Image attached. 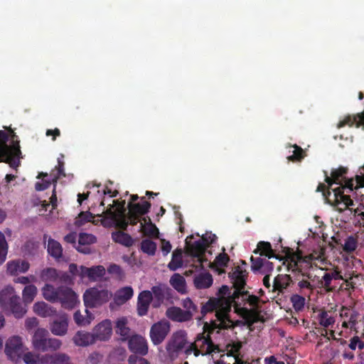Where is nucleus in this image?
Masks as SVG:
<instances>
[{
	"label": "nucleus",
	"mask_w": 364,
	"mask_h": 364,
	"mask_svg": "<svg viewBox=\"0 0 364 364\" xmlns=\"http://www.w3.org/2000/svg\"><path fill=\"white\" fill-rule=\"evenodd\" d=\"M348 168L340 166L333 169L331 177L325 171V181L327 186L320 183L316 188L317 192H321L326 202L331 205L343 207L340 209H346L353 205V201L350 196L345 194L353 192L355 197H358L360 189L364 188V166L360 169V173L355 175V178H347Z\"/></svg>",
	"instance_id": "obj_1"
},
{
	"label": "nucleus",
	"mask_w": 364,
	"mask_h": 364,
	"mask_svg": "<svg viewBox=\"0 0 364 364\" xmlns=\"http://www.w3.org/2000/svg\"><path fill=\"white\" fill-rule=\"evenodd\" d=\"M231 310V302L223 298L212 297L202 306L201 314L205 316L209 312L215 311L216 320L212 321L210 324L205 323L203 328H211L210 332L215 329H228L233 326L229 313Z\"/></svg>",
	"instance_id": "obj_2"
},
{
	"label": "nucleus",
	"mask_w": 364,
	"mask_h": 364,
	"mask_svg": "<svg viewBox=\"0 0 364 364\" xmlns=\"http://www.w3.org/2000/svg\"><path fill=\"white\" fill-rule=\"evenodd\" d=\"M9 134L0 130V161L6 163L15 170L21 166L23 159L20 141L14 131L9 128Z\"/></svg>",
	"instance_id": "obj_3"
},
{
	"label": "nucleus",
	"mask_w": 364,
	"mask_h": 364,
	"mask_svg": "<svg viewBox=\"0 0 364 364\" xmlns=\"http://www.w3.org/2000/svg\"><path fill=\"white\" fill-rule=\"evenodd\" d=\"M32 343L35 350L41 352L56 351L62 342L58 338L49 337V332L45 328H38L32 338Z\"/></svg>",
	"instance_id": "obj_4"
},
{
	"label": "nucleus",
	"mask_w": 364,
	"mask_h": 364,
	"mask_svg": "<svg viewBox=\"0 0 364 364\" xmlns=\"http://www.w3.org/2000/svg\"><path fill=\"white\" fill-rule=\"evenodd\" d=\"M110 296L107 290L90 288L84 293L83 300L86 307L94 308L107 302Z\"/></svg>",
	"instance_id": "obj_5"
},
{
	"label": "nucleus",
	"mask_w": 364,
	"mask_h": 364,
	"mask_svg": "<svg viewBox=\"0 0 364 364\" xmlns=\"http://www.w3.org/2000/svg\"><path fill=\"white\" fill-rule=\"evenodd\" d=\"M289 258L290 259L288 266L289 269L291 268L293 272L297 271L303 276L310 278V274H306L304 272L309 269L314 264L307 255L303 256L302 252L298 250L289 256Z\"/></svg>",
	"instance_id": "obj_6"
},
{
	"label": "nucleus",
	"mask_w": 364,
	"mask_h": 364,
	"mask_svg": "<svg viewBox=\"0 0 364 364\" xmlns=\"http://www.w3.org/2000/svg\"><path fill=\"white\" fill-rule=\"evenodd\" d=\"M207 245L203 239L195 241L188 249L190 255L191 257V262H193V265L196 268L205 267V264L208 262L205 258V250Z\"/></svg>",
	"instance_id": "obj_7"
},
{
	"label": "nucleus",
	"mask_w": 364,
	"mask_h": 364,
	"mask_svg": "<svg viewBox=\"0 0 364 364\" xmlns=\"http://www.w3.org/2000/svg\"><path fill=\"white\" fill-rule=\"evenodd\" d=\"M247 275L246 270H242L239 266L236 267L232 273H230L235 288L232 299H238L240 295H247L248 291H244Z\"/></svg>",
	"instance_id": "obj_8"
},
{
	"label": "nucleus",
	"mask_w": 364,
	"mask_h": 364,
	"mask_svg": "<svg viewBox=\"0 0 364 364\" xmlns=\"http://www.w3.org/2000/svg\"><path fill=\"white\" fill-rule=\"evenodd\" d=\"M153 295L152 306L155 309L159 308L166 301L173 297V290L165 284H159L151 287L150 291Z\"/></svg>",
	"instance_id": "obj_9"
},
{
	"label": "nucleus",
	"mask_w": 364,
	"mask_h": 364,
	"mask_svg": "<svg viewBox=\"0 0 364 364\" xmlns=\"http://www.w3.org/2000/svg\"><path fill=\"white\" fill-rule=\"evenodd\" d=\"M5 353L13 362L17 363L23 353V346L19 336L9 338L5 346Z\"/></svg>",
	"instance_id": "obj_10"
},
{
	"label": "nucleus",
	"mask_w": 364,
	"mask_h": 364,
	"mask_svg": "<svg viewBox=\"0 0 364 364\" xmlns=\"http://www.w3.org/2000/svg\"><path fill=\"white\" fill-rule=\"evenodd\" d=\"M210 329L211 328H207L206 330L204 328V332L198 333L195 341L198 344V348L200 350V354L203 355L210 354L218 349V346L214 345L210 338V333L213 332H210Z\"/></svg>",
	"instance_id": "obj_11"
},
{
	"label": "nucleus",
	"mask_w": 364,
	"mask_h": 364,
	"mask_svg": "<svg viewBox=\"0 0 364 364\" xmlns=\"http://www.w3.org/2000/svg\"><path fill=\"white\" fill-rule=\"evenodd\" d=\"M151 203L148 201H144L142 203H129V219L130 225H135L140 221V216L144 215L149 212Z\"/></svg>",
	"instance_id": "obj_12"
},
{
	"label": "nucleus",
	"mask_w": 364,
	"mask_h": 364,
	"mask_svg": "<svg viewBox=\"0 0 364 364\" xmlns=\"http://www.w3.org/2000/svg\"><path fill=\"white\" fill-rule=\"evenodd\" d=\"M77 301V296L71 288L64 286L60 287L58 302L60 303L63 308L72 309L75 306Z\"/></svg>",
	"instance_id": "obj_13"
},
{
	"label": "nucleus",
	"mask_w": 364,
	"mask_h": 364,
	"mask_svg": "<svg viewBox=\"0 0 364 364\" xmlns=\"http://www.w3.org/2000/svg\"><path fill=\"white\" fill-rule=\"evenodd\" d=\"M170 330L169 323L166 321H159L151 327L150 338L154 345L161 343Z\"/></svg>",
	"instance_id": "obj_14"
},
{
	"label": "nucleus",
	"mask_w": 364,
	"mask_h": 364,
	"mask_svg": "<svg viewBox=\"0 0 364 364\" xmlns=\"http://www.w3.org/2000/svg\"><path fill=\"white\" fill-rule=\"evenodd\" d=\"M102 215L107 218H110L116 222L117 226L122 230H126L128 225H130L129 219V213L124 215H117V213L113 210V205H110V208H107L106 210L103 209L101 214H97V216L102 217Z\"/></svg>",
	"instance_id": "obj_15"
},
{
	"label": "nucleus",
	"mask_w": 364,
	"mask_h": 364,
	"mask_svg": "<svg viewBox=\"0 0 364 364\" xmlns=\"http://www.w3.org/2000/svg\"><path fill=\"white\" fill-rule=\"evenodd\" d=\"M128 347L130 351L135 354L145 355L148 353V343L144 337L135 334L132 335L128 341Z\"/></svg>",
	"instance_id": "obj_16"
},
{
	"label": "nucleus",
	"mask_w": 364,
	"mask_h": 364,
	"mask_svg": "<svg viewBox=\"0 0 364 364\" xmlns=\"http://www.w3.org/2000/svg\"><path fill=\"white\" fill-rule=\"evenodd\" d=\"M151 301H153V295L150 291L144 290L139 294L136 311L139 316H144L147 314Z\"/></svg>",
	"instance_id": "obj_17"
},
{
	"label": "nucleus",
	"mask_w": 364,
	"mask_h": 364,
	"mask_svg": "<svg viewBox=\"0 0 364 364\" xmlns=\"http://www.w3.org/2000/svg\"><path fill=\"white\" fill-rule=\"evenodd\" d=\"M68 327V318L65 314H60L50 323V331L55 336H62L66 334Z\"/></svg>",
	"instance_id": "obj_18"
},
{
	"label": "nucleus",
	"mask_w": 364,
	"mask_h": 364,
	"mask_svg": "<svg viewBox=\"0 0 364 364\" xmlns=\"http://www.w3.org/2000/svg\"><path fill=\"white\" fill-rule=\"evenodd\" d=\"M112 333V323L106 319L95 326L93 334L95 340L107 341L111 337Z\"/></svg>",
	"instance_id": "obj_19"
},
{
	"label": "nucleus",
	"mask_w": 364,
	"mask_h": 364,
	"mask_svg": "<svg viewBox=\"0 0 364 364\" xmlns=\"http://www.w3.org/2000/svg\"><path fill=\"white\" fill-rule=\"evenodd\" d=\"M105 274V269L102 265L86 267L81 266L80 275L81 277H88L91 281H96Z\"/></svg>",
	"instance_id": "obj_20"
},
{
	"label": "nucleus",
	"mask_w": 364,
	"mask_h": 364,
	"mask_svg": "<svg viewBox=\"0 0 364 364\" xmlns=\"http://www.w3.org/2000/svg\"><path fill=\"white\" fill-rule=\"evenodd\" d=\"M43 364H70V357L64 353L46 354L41 356Z\"/></svg>",
	"instance_id": "obj_21"
},
{
	"label": "nucleus",
	"mask_w": 364,
	"mask_h": 364,
	"mask_svg": "<svg viewBox=\"0 0 364 364\" xmlns=\"http://www.w3.org/2000/svg\"><path fill=\"white\" fill-rule=\"evenodd\" d=\"M166 316L173 321L185 322L192 319L191 314L189 311H185L179 307L172 306L167 309Z\"/></svg>",
	"instance_id": "obj_22"
},
{
	"label": "nucleus",
	"mask_w": 364,
	"mask_h": 364,
	"mask_svg": "<svg viewBox=\"0 0 364 364\" xmlns=\"http://www.w3.org/2000/svg\"><path fill=\"white\" fill-rule=\"evenodd\" d=\"M364 124V111L358 113L356 114L350 115L348 114L344 117V118L341 120L338 124L337 127L338 129L343 127L346 125L348 127H353V125H355L357 128L360 127L361 125Z\"/></svg>",
	"instance_id": "obj_23"
},
{
	"label": "nucleus",
	"mask_w": 364,
	"mask_h": 364,
	"mask_svg": "<svg viewBox=\"0 0 364 364\" xmlns=\"http://www.w3.org/2000/svg\"><path fill=\"white\" fill-rule=\"evenodd\" d=\"M116 333L120 336L122 341H129L131 336V328L128 326V320L126 317L117 319L115 325Z\"/></svg>",
	"instance_id": "obj_24"
},
{
	"label": "nucleus",
	"mask_w": 364,
	"mask_h": 364,
	"mask_svg": "<svg viewBox=\"0 0 364 364\" xmlns=\"http://www.w3.org/2000/svg\"><path fill=\"white\" fill-rule=\"evenodd\" d=\"M187 341L183 332H177L173 336L172 341L167 346L168 352L178 353L185 348Z\"/></svg>",
	"instance_id": "obj_25"
},
{
	"label": "nucleus",
	"mask_w": 364,
	"mask_h": 364,
	"mask_svg": "<svg viewBox=\"0 0 364 364\" xmlns=\"http://www.w3.org/2000/svg\"><path fill=\"white\" fill-rule=\"evenodd\" d=\"M230 261V257L225 252L220 253L216 257L213 262L208 261L205 264V267L207 265L209 267L214 269L218 272L219 274H222L225 272V269H223L228 266Z\"/></svg>",
	"instance_id": "obj_26"
},
{
	"label": "nucleus",
	"mask_w": 364,
	"mask_h": 364,
	"mask_svg": "<svg viewBox=\"0 0 364 364\" xmlns=\"http://www.w3.org/2000/svg\"><path fill=\"white\" fill-rule=\"evenodd\" d=\"M213 279L209 272H200L196 274L193 279V284L197 289H205L210 287Z\"/></svg>",
	"instance_id": "obj_27"
},
{
	"label": "nucleus",
	"mask_w": 364,
	"mask_h": 364,
	"mask_svg": "<svg viewBox=\"0 0 364 364\" xmlns=\"http://www.w3.org/2000/svg\"><path fill=\"white\" fill-rule=\"evenodd\" d=\"M33 311L39 316L43 318L53 316L57 314L55 308L46 304L44 301H38L33 305Z\"/></svg>",
	"instance_id": "obj_28"
},
{
	"label": "nucleus",
	"mask_w": 364,
	"mask_h": 364,
	"mask_svg": "<svg viewBox=\"0 0 364 364\" xmlns=\"http://www.w3.org/2000/svg\"><path fill=\"white\" fill-rule=\"evenodd\" d=\"M73 340L75 344L79 346H87L96 341L93 333L84 331H77Z\"/></svg>",
	"instance_id": "obj_29"
},
{
	"label": "nucleus",
	"mask_w": 364,
	"mask_h": 364,
	"mask_svg": "<svg viewBox=\"0 0 364 364\" xmlns=\"http://www.w3.org/2000/svg\"><path fill=\"white\" fill-rule=\"evenodd\" d=\"M134 295L133 289L131 287H124L119 290L114 294V301L117 305H122L129 301Z\"/></svg>",
	"instance_id": "obj_30"
},
{
	"label": "nucleus",
	"mask_w": 364,
	"mask_h": 364,
	"mask_svg": "<svg viewBox=\"0 0 364 364\" xmlns=\"http://www.w3.org/2000/svg\"><path fill=\"white\" fill-rule=\"evenodd\" d=\"M315 266L326 264L327 258L326 257V248L318 246L311 253L307 255Z\"/></svg>",
	"instance_id": "obj_31"
},
{
	"label": "nucleus",
	"mask_w": 364,
	"mask_h": 364,
	"mask_svg": "<svg viewBox=\"0 0 364 364\" xmlns=\"http://www.w3.org/2000/svg\"><path fill=\"white\" fill-rule=\"evenodd\" d=\"M112 239L117 243L129 247L134 244V239L130 235L124 231H116L112 233Z\"/></svg>",
	"instance_id": "obj_32"
},
{
	"label": "nucleus",
	"mask_w": 364,
	"mask_h": 364,
	"mask_svg": "<svg viewBox=\"0 0 364 364\" xmlns=\"http://www.w3.org/2000/svg\"><path fill=\"white\" fill-rule=\"evenodd\" d=\"M5 309L10 310L16 318H22L26 312V310L21 305L19 296L14 297L13 301Z\"/></svg>",
	"instance_id": "obj_33"
},
{
	"label": "nucleus",
	"mask_w": 364,
	"mask_h": 364,
	"mask_svg": "<svg viewBox=\"0 0 364 364\" xmlns=\"http://www.w3.org/2000/svg\"><path fill=\"white\" fill-rule=\"evenodd\" d=\"M18 296L15 294L14 287L8 286L0 291V304L4 309L13 301L14 297Z\"/></svg>",
	"instance_id": "obj_34"
},
{
	"label": "nucleus",
	"mask_w": 364,
	"mask_h": 364,
	"mask_svg": "<svg viewBox=\"0 0 364 364\" xmlns=\"http://www.w3.org/2000/svg\"><path fill=\"white\" fill-rule=\"evenodd\" d=\"M170 284L172 287L181 294L186 293V283L184 277L180 274H173L170 280Z\"/></svg>",
	"instance_id": "obj_35"
},
{
	"label": "nucleus",
	"mask_w": 364,
	"mask_h": 364,
	"mask_svg": "<svg viewBox=\"0 0 364 364\" xmlns=\"http://www.w3.org/2000/svg\"><path fill=\"white\" fill-rule=\"evenodd\" d=\"M60 292V287H54L51 284H46L42 289V293L44 299L50 302H58V296Z\"/></svg>",
	"instance_id": "obj_36"
},
{
	"label": "nucleus",
	"mask_w": 364,
	"mask_h": 364,
	"mask_svg": "<svg viewBox=\"0 0 364 364\" xmlns=\"http://www.w3.org/2000/svg\"><path fill=\"white\" fill-rule=\"evenodd\" d=\"M255 254H258L261 256L267 257L269 259L275 257L278 259V256L275 255L272 248V245L269 242L260 241L257 244V247L254 250Z\"/></svg>",
	"instance_id": "obj_37"
},
{
	"label": "nucleus",
	"mask_w": 364,
	"mask_h": 364,
	"mask_svg": "<svg viewBox=\"0 0 364 364\" xmlns=\"http://www.w3.org/2000/svg\"><path fill=\"white\" fill-rule=\"evenodd\" d=\"M345 311H346L345 313L343 311L341 313V317H349L348 321H344L342 323V326L344 328H349L351 330H355L357 320L358 318V314L355 311H350L348 309H345Z\"/></svg>",
	"instance_id": "obj_38"
},
{
	"label": "nucleus",
	"mask_w": 364,
	"mask_h": 364,
	"mask_svg": "<svg viewBox=\"0 0 364 364\" xmlns=\"http://www.w3.org/2000/svg\"><path fill=\"white\" fill-rule=\"evenodd\" d=\"M48 252L51 257L59 259L63 255V248L60 242L50 238L48 241Z\"/></svg>",
	"instance_id": "obj_39"
},
{
	"label": "nucleus",
	"mask_w": 364,
	"mask_h": 364,
	"mask_svg": "<svg viewBox=\"0 0 364 364\" xmlns=\"http://www.w3.org/2000/svg\"><path fill=\"white\" fill-rule=\"evenodd\" d=\"M291 277L287 274H278L274 279L273 291L278 290L282 291L283 289L287 288L291 282Z\"/></svg>",
	"instance_id": "obj_40"
},
{
	"label": "nucleus",
	"mask_w": 364,
	"mask_h": 364,
	"mask_svg": "<svg viewBox=\"0 0 364 364\" xmlns=\"http://www.w3.org/2000/svg\"><path fill=\"white\" fill-rule=\"evenodd\" d=\"M140 230L144 235L155 238L159 237V231L155 224H154L150 218H148V223L144 225L143 223H140Z\"/></svg>",
	"instance_id": "obj_41"
},
{
	"label": "nucleus",
	"mask_w": 364,
	"mask_h": 364,
	"mask_svg": "<svg viewBox=\"0 0 364 364\" xmlns=\"http://www.w3.org/2000/svg\"><path fill=\"white\" fill-rule=\"evenodd\" d=\"M182 253L181 249H177L173 251L171 260L168 264L170 270L176 271L183 266Z\"/></svg>",
	"instance_id": "obj_42"
},
{
	"label": "nucleus",
	"mask_w": 364,
	"mask_h": 364,
	"mask_svg": "<svg viewBox=\"0 0 364 364\" xmlns=\"http://www.w3.org/2000/svg\"><path fill=\"white\" fill-rule=\"evenodd\" d=\"M38 292L37 287L33 284H29L24 287L22 291L23 302L31 304L36 297Z\"/></svg>",
	"instance_id": "obj_43"
},
{
	"label": "nucleus",
	"mask_w": 364,
	"mask_h": 364,
	"mask_svg": "<svg viewBox=\"0 0 364 364\" xmlns=\"http://www.w3.org/2000/svg\"><path fill=\"white\" fill-rule=\"evenodd\" d=\"M318 321L319 324L324 328L332 326L336 321L334 317L326 311H321L318 314Z\"/></svg>",
	"instance_id": "obj_44"
},
{
	"label": "nucleus",
	"mask_w": 364,
	"mask_h": 364,
	"mask_svg": "<svg viewBox=\"0 0 364 364\" xmlns=\"http://www.w3.org/2000/svg\"><path fill=\"white\" fill-rule=\"evenodd\" d=\"M141 250L144 253L153 256L156 251V243L149 239L143 240L141 242Z\"/></svg>",
	"instance_id": "obj_45"
},
{
	"label": "nucleus",
	"mask_w": 364,
	"mask_h": 364,
	"mask_svg": "<svg viewBox=\"0 0 364 364\" xmlns=\"http://www.w3.org/2000/svg\"><path fill=\"white\" fill-rule=\"evenodd\" d=\"M41 279L43 281H51L55 282L58 277L57 270L54 268L48 267L43 269L40 274Z\"/></svg>",
	"instance_id": "obj_46"
},
{
	"label": "nucleus",
	"mask_w": 364,
	"mask_h": 364,
	"mask_svg": "<svg viewBox=\"0 0 364 364\" xmlns=\"http://www.w3.org/2000/svg\"><path fill=\"white\" fill-rule=\"evenodd\" d=\"M94 218L95 215L89 211L81 212L75 218V225L77 227L82 226L86 223L92 222Z\"/></svg>",
	"instance_id": "obj_47"
},
{
	"label": "nucleus",
	"mask_w": 364,
	"mask_h": 364,
	"mask_svg": "<svg viewBox=\"0 0 364 364\" xmlns=\"http://www.w3.org/2000/svg\"><path fill=\"white\" fill-rule=\"evenodd\" d=\"M290 147H293L294 149L293 151V154L287 156L288 161H300L305 157V152L300 146L294 144L293 146H290Z\"/></svg>",
	"instance_id": "obj_48"
},
{
	"label": "nucleus",
	"mask_w": 364,
	"mask_h": 364,
	"mask_svg": "<svg viewBox=\"0 0 364 364\" xmlns=\"http://www.w3.org/2000/svg\"><path fill=\"white\" fill-rule=\"evenodd\" d=\"M291 301L296 311H301L304 309L306 299L299 294H294L291 297Z\"/></svg>",
	"instance_id": "obj_49"
},
{
	"label": "nucleus",
	"mask_w": 364,
	"mask_h": 364,
	"mask_svg": "<svg viewBox=\"0 0 364 364\" xmlns=\"http://www.w3.org/2000/svg\"><path fill=\"white\" fill-rule=\"evenodd\" d=\"M7 252V242L4 235L0 232V264H1L6 260Z\"/></svg>",
	"instance_id": "obj_50"
},
{
	"label": "nucleus",
	"mask_w": 364,
	"mask_h": 364,
	"mask_svg": "<svg viewBox=\"0 0 364 364\" xmlns=\"http://www.w3.org/2000/svg\"><path fill=\"white\" fill-rule=\"evenodd\" d=\"M358 247V241L357 240L353 237L349 236L345 240V242L343 244V250L346 252H352L356 250Z\"/></svg>",
	"instance_id": "obj_51"
},
{
	"label": "nucleus",
	"mask_w": 364,
	"mask_h": 364,
	"mask_svg": "<svg viewBox=\"0 0 364 364\" xmlns=\"http://www.w3.org/2000/svg\"><path fill=\"white\" fill-rule=\"evenodd\" d=\"M97 242V238L92 234L85 232L80 233L78 238V244L80 245H87L94 244Z\"/></svg>",
	"instance_id": "obj_52"
},
{
	"label": "nucleus",
	"mask_w": 364,
	"mask_h": 364,
	"mask_svg": "<svg viewBox=\"0 0 364 364\" xmlns=\"http://www.w3.org/2000/svg\"><path fill=\"white\" fill-rule=\"evenodd\" d=\"M181 304L182 306L185 309L184 311H189L191 314V318H193V314L198 311L197 306L193 302V301L189 297L183 299Z\"/></svg>",
	"instance_id": "obj_53"
},
{
	"label": "nucleus",
	"mask_w": 364,
	"mask_h": 364,
	"mask_svg": "<svg viewBox=\"0 0 364 364\" xmlns=\"http://www.w3.org/2000/svg\"><path fill=\"white\" fill-rule=\"evenodd\" d=\"M23 361L26 364H43L41 361V357L39 355L33 354L31 352H28L25 353L23 356Z\"/></svg>",
	"instance_id": "obj_54"
},
{
	"label": "nucleus",
	"mask_w": 364,
	"mask_h": 364,
	"mask_svg": "<svg viewBox=\"0 0 364 364\" xmlns=\"http://www.w3.org/2000/svg\"><path fill=\"white\" fill-rule=\"evenodd\" d=\"M251 269L253 272H257L262 269L264 265V259L260 257H251Z\"/></svg>",
	"instance_id": "obj_55"
},
{
	"label": "nucleus",
	"mask_w": 364,
	"mask_h": 364,
	"mask_svg": "<svg viewBox=\"0 0 364 364\" xmlns=\"http://www.w3.org/2000/svg\"><path fill=\"white\" fill-rule=\"evenodd\" d=\"M20 262L19 261H11L7 263V272L14 275L18 272H20Z\"/></svg>",
	"instance_id": "obj_56"
},
{
	"label": "nucleus",
	"mask_w": 364,
	"mask_h": 364,
	"mask_svg": "<svg viewBox=\"0 0 364 364\" xmlns=\"http://www.w3.org/2000/svg\"><path fill=\"white\" fill-rule=\"evenodd\" d=\"M75 322L78 326H85L86 324H89L90 321L88 319H85L84 316L81 314L80 311H76L73 316Z\"/></svg>",
	"instance_id": "obj_57"
},
{
	"label": "nucleus",
	"mask_w": 364,
	"mask_h": 364,
	"mask_svg": "<svg viewBox=\"0 0 364 364\" xmlns=\"http://www.w3.org/2000/svg\"><path fill=\"white\" fill-rule=\"evenodd\" d=\"M129 364H150V363L142 357H138L136 355H132L129 358Z\"/></svg>",
	"instance_id": "obj_58"
},
{
	"label": "nucleus",
	"mask_w": 364,
	"mask_h": 364,
	"mask_svg": "<svg viewBox=\"0 0 364 364\" xmlns=\"http://www.w3.org/2000/svg\"><path fill=\"white\" fill-rule=\"evenodd\" d=\"M203 240L205 242L207 247L214 243L217 240V236L211 232H206L202 237Z\"/></svg>",
	"instance_id": "obj_59"
},
{
	"label": "nucleus",
	"mask_w": 364,
	"mask_h": 364,
	"mask_svg": "<svg viewBox=\"0 0 364 364\" xmlns=\"http://www.w3.org/2000/svg\"><path fill=\"white\" fill-rule=\"evenodd\" d=\"M197 343L196 341L191 343L185 350L186 355L191 354L193 352L195 356H198L200 354V350L198 348Z\"/></svg>",
	"instance_id": "obj_60"
},
{
	"label": "nucleus",
	"mask_w": 364,
	"mask_h": 364,
	"mask_svg": "<svg viewBox=\"0 0 364 364\" xmlns=\"http://www.w3.org/2000/svg\"><path fill=\"white\" fill-rule=\"evenodd\" d=\"M332 280L333 279L331 277V275L330 274V272H326L322 277L321 283L326 289H328L331 286Z\"/></svg>",
	"instance_id": "obj_61"
},
{
	"label": "nucleus",
	"mask_w": 364,
	"mask_h": 364,
	"mask_svg": "<svg viewBox=\"0 0 364 364\" xmlns=\"http://www.w3.org/2000/svg\"><path fill=\"white\" fill-rule=\"evenodd\" d=\"M171 245L169 241L165 239L161 240V251L164 255H167L171 250Z\"/></svg>",
	"instance_id": "obj_62"
},
{
	"label": "nucleus",
	"mask_w": 364,
	"mask_h": 364,
	"mask_svg": "<svg viewBox=\"0 0 364 364\" xmlns=\"http://www.w3.org/2000/svg\"><path fill=\"white\" fill-rule=\"evenodd\" d=\"M274 268V264L269 261L264 260V265L262 267V272L268 274L273 271Z\"/></svg>",
	"instance_id": "obj_63"
},
{
	"label": "nucleus",
	"mask_w": 364,
	"mask_h": 364,
	"mask_svg": "<svg viewBox=\"0 0 364 364\" xmlns=\"http://www.w3.org/2000/svg\"><path fill=\"white\" fill-rule=\"evenodd\" d=\"M298 286L301 289H308L309 292L314 289V287L307 280H301L299 282Z\"/></svg>",
	"instance_id": "obj_64"
}]
</instances>
